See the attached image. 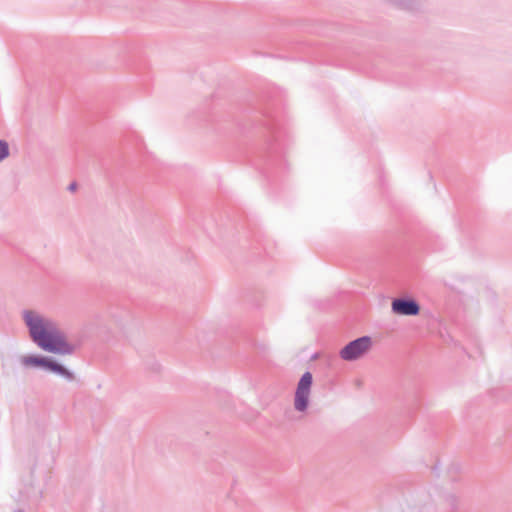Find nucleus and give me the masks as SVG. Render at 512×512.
<instances>
[{
  "instance_id": "f257e3e1",
  "label": "nucleus",
  "mask_w": 512,
  "mask_h": 512,
  "mask_svg": "<svg viewBox=\"0 0 512 512\" xmlns=\"http://www.w3.org/2000/svg\"><path fill=\"white\" fill-rule=\"evenodd\" d=\"M23 317L32 340L41 349L55 354H69L73 351L53 321L35 311H25Z\"/></svg>"
},
{
  "instance_id": "f03ea898",
  "label": "nucleus",
  "mask_w": 512,
  "mask_h": 512,
  "mask_svg": "<svg viewBox=\"0 0 512 512\" xmlns=\"http://www.w3.org/2000/svg\"><path fill=\"white\" fill-rule=\"evenodd\" d=\"M23 317L32 340L41 349L55 354H69L73 351L53 321L35 311H25Z\"/></svg>"
},
{
  "instance_id": "7ed1b4c3",
  "label": "nucleus",
  "mask_w": 512,
  "mask_h": 512,
  "mask_svg": "<svg viewBox=\"0 0 512 512\" xmlns=\"http://www.w3.org/2000/svg\"><path fill=\"white\" fill-rule=\"evenodd\" d=\"M373 346V340L369 336H363L349 342L340 350V357L345 361H355L367 354Z\"/></svg>"
},
{
  "instance_id": "20e7f679",
  "label": "nucleus",
  "mask_w": 512,
  "mask_h": 512,
  "mask_svg": "<svg viewBox=\"0 0 512 512\" xmlns=\"http://www.w3.org/2000/svg\"><path fill=\"white\" fill-rule=\"evenodd\" d=\"M21 363L25 367H41V368H45L49 371H52L56 374L65 376L67 378L71 377L70 372L66 368H64L57 362H55L52 359L47 358V357H41V356H36V355H26L21 358Z\"/></svg>"
},
{
  "instance_id": "39448f33",
  "label": "nucleus",
  "mask_w": 512,
  "mask_h": 512,
  "mask_svg": "<svg viewBox=\"0 0 512 512\" xmlns=\"http://www.w3.org/2000/svg\"><path fill=\"white\" fill-rule=\"evenodd\" d=\"M311 385L312 374L310 372H306L303 374L297 385L294 401L296 410L304 411L307 408Z\"/></svg>"
},
{
  "instance_id": "423d86ee",
  "label": "nucleus",
  "mask_w": 512,
  "mask_h": 512,
  "mask_svg": "<svg viewBox=\"0 0 512 512\" xmlns=\"http://www.w3.org/2000/svg\"><path fill=\"white\" fill-rule=\"evenodd\" d=\"M392 312L396 315L414 316L420 312L419 304L412 299H395L391 303Z\"/></svg>"
},
{
  "instance_id": "0eeeda50",
  "label": "nucleus",
  "mask_w": 512,
  "mask_h": 512,
  "mask_svg": "<svg viewBox=\"0 0 512 512\" xmlns=\"http://www.w3.org/2000/svg\"><path fill=\"white\" fill-rule=\"evenodd\" d=\"M8 156V145L4 141H0V161Z\"/></svg>"
},
{
  "instance_id": "6e6552de",
  "label": "nucleus",
  "mask_w": 512,
  "mask_h": 512,
  "mask_svg": "<svg viewBox=\"0 0 512 512\" xmlns=\"http://www.w3.org/2000/svg\"><path fill=\"white\" fill-rule=\"evenodd\" d=\"M69 190H70V191H75V190H76V183H72V184H70V186H69Z\"/></svg>"
}]
</instances>
